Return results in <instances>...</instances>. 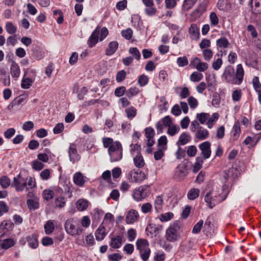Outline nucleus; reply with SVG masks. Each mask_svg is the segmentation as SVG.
Instances as JSON below:
<instances>
[{"label": "nucleus", "mask_w": 261, "mask_h": 261, "mask_svg": "<svg viewBox=\"0 0 261 261\" xmlns=\"http://www.w3.org/2000/svg\"><path fill=\"white\" fill-rule=\"evenodd\" d=\"M148 186L143 185L134 190L133 197L137 201H140L146 198L149 194Z\"/></svg>", "instance_id": "nucleus-5"}, {"label": "nucleus", "mask_w": 261, "mask_h": 261, "mask_svg": "<svg viewBox=\"0 0 261 261\" xmlns=\"http://www.w3.org/2000/svg\"><path fill=\"white\" fill-rule=\"evenodd\" d=\"M200 191L197 188H192L187 194V197L189 199L193 200L197 198L199 195Z\"/></svg>", "instance_id": "nucleus-36"}, {"label": "nucleus", "mask_w": 261, "mask_h": 261, "mask_svg": "<svg viewBox=\"0 0 261 261\" xmlns=\"http://www.w3.org/2000/svg\"><path fill=\"white\" fill-rule=\"evenodd\" d=\"M145 135L147 139H153L155 135L154 129L151 127H147L145 129Z\"/></svg>", "instance_id": "nucleus-59"}, {"label": "nucleus", "mask_w": 261, "mask_h": 261, "mask_svg": "<svg viewBox=\"0 0 261 261\" xmlns=\"http://www.w3.org/2000/svg\"><path fill=\"white\" fill-rule=\"evenodd\" d=\"M210 115L208 113H201L196 115V118L198 119L201 124H204L207 120Z\"/></svg>", "instance_id": "nucleus-54"}, {"label": "nucleus", "mask_w": 261, "mask_h": 261, "mask_svg": "<svg viewBox=\"0 0 261 261\" xmlns=\"http://www.w3.org/2000/svg\"><path fill=\"white\" fill-rule=\"evenodd\" d=\"M228 0H218L217 7L220 11H226L228 9Z\"/></svg>", "instance_id": "nucleus-48"}, {"label": "nucleus", "mask_w": 261, "mask_h": 261, "mask_svg": "<svg viewBox=\"0 0 261 261\" xmlns=\"http://www.w3.org/2000/svg\"><path fill=\"white\" fill-rule=\"evenodd\" d=\"M188 174L187 166L185 164H180L176 167L175 175L179 178H184Z\"/></svg>", "instance_id": "nucleus-20"}, {"label": "nucleus", "mask_w": 261, "mask_h": 261, "mask_svg": "<svg viewBox=\"0 0 261 261\" xmlns=\"http://www.w3.org/2000/svg\"><path fill=\"white\" fill-rule=\"evenodd\" d=\"M241 133L240 124L239 121H236L232 127L231 130L232 138L233 140H236L238 139Z\"/></svg>", "instance_id": "nucleus-27"}, {"label": "nucleus", "mask_w": 261, "mask_h": 261, "mask_svg": "<svg viewBox=\"0 0 261 261\" xmlns=\"http://www.w3.org/2000/svg\"><path fill=\"white\" fill-rule=\"evenodd\" d=\"M189 33L192 39L195 40H199L200 33L196 24H192L189 28Z\"/></svg>", "instance_id": "nucleus-26"}, {"label": "nucleus", "mask_w": 261, "mask_h": 261, "mask_svg": "<svg viewBox=\"0 0 261 261\" xmlns=\"http://www.w3.org/2000/svg\"><path fill=\"white\" fill-rule=\"evenodd\" d=\"M14 226V223L11 220H4L0 225V233L12 230Z\"/></svg>", "instance_id": "nucleus-17"}, {"label": "nucleus", "mask_w": 261, "mask_h": 261, "mask_svg": "<svg viewBox=\"0 0 261 261\" xmlns=\"http://www.w3.org/2000/svg\"><path fill=\"white\" fill-rule=\"evenodd\" d=\"M135 166L138 168H142L145 165L144 160L141 154V153H138L133 159Z\"/></svg>", "instance_id": "nucleus-28"}, {"label": "nucleus", "mask_w": 261, "mask_h": 261, "mask_svg": "<svg viewBox=\"0 0 261 261\" xmlns=\"http://www.w3.org/2000/svg\"><path fill=\"white\" fill-rule=\"evenodd\" d=\"M176 63L179 67H182L188 64L189 61L187 57L183 56L177 58Z\"/></svg>", "instance_id": "nucleus-51"}, {"label": "nucleus", "mask_w": 261, "mask_h": 261, "mask_svg": "<svg viewBox=\"0 0 261 261\" xmlns=\"http://www.w3.org/2000/svg\"><path fill=\"white\" fill-rule=\"evenodd\" d=\"M203 160L201 157L197 156L196 158V162L193 166V172L197 173L202 168Z\"/></svg>", "instance_id": "nucleus-37"}, {"label": "nucleus", "mask_w": 261, "mask_h": 261, "mask_svg": "<svg viewBox=\"0 0 261 261\" xmlns=\"http://www.w3.org/2000/svg\"><path fill=\"white\" fill-rule=\"evenodd\" d=\"M199 129L197 130L195 137L196 138L200 140L206 139L209 135L208 130L206 129L202 128V127H199Z\"/></svg>", "instance_id": "nucleus-32"}, {"label": "nucleus", "mask_w": 261, "mask_h": 261, "mask_svg": "<svg viewBox=\"0 0 261 261\" xmlns=\"http://www.w3.org/2000/svg\"><path fill=\"white\" fill-rule=\"evenodd\" d=\"M76 205L78 210L83 211L87 208L88 206V202L87 200L81 199L77 201Z\"/></svg>", "instance_id": "nucleus-40"}, {"label": "nucleus", "mask_w": 261, "mask_h": 261, "mask_svg": "<svg viewBox=\"0 0 261 261\" xmlns=\"http://www.w3.org/2000/svg\"><path fill=\"white\" fill-rule=\"evenodd\" d=\"M149 81L148 77L143 74L138 77V83L140 87H143L146 85Z\"/></svg>", "instance_id": "nucleus-49"}, {"label": "nucleus", "mask_w": 261, "mask_h": 261, "mask_svg": "<svg viewBox=\"0 0 261 261\" xmlns=\"http://www.w3.org/2000/svg\"><path fill=\"white\" fill-rule=\"evenodd\" d=\"M137 249L139 251L148 248L149 243L148 241L144 239H139L136 242Z\"/></svg>", "instance_id": "nucleus-33"}, {"label": "nucleus", "mask_w": 261, "mask_h": 261, "mask_svg": "<svg viewBox=\"0 0 261 261\" xmlns=\"http://www.w3.org/2000/svg\"><path fill=\"white\" fill-rule=\"evenodd\" d=\"M163 204L164 201L162 196H156L154 203V206L156 212L158 213L162 209Z\"/></svg>", "instance_id": "nucleus-34"}, {"label": "nucleus", "mask_w": 261, "mask_h": 261, "mask_svg": "<svg viewBox=\"0 0 261 261\" xmlns=\"http://www.w3.org/2000/svg\"><path fill=\"white\" fill-rule=\"evenodd\" d=\"M210 19L212 25L216 26L219 23V19L215 12H212L210 13Z\"/></svg>", "instance_id": "nucleus-63"}, {"label": "nucleus", "mask_w": 261, "mask_h": 261, "mask_svg": "<svg viewBox=\"0 0 261 261\" xmlns=\"http://www.w3.org/2000/svg\"><path fill=\"white\" fill-rule=\"evenodd\" d=\"M253 1L254 2V8H252V12L254 14L258 15L261 13V5L256 0Z\"/></svg>", "instance_id": "nucleus-64"}, {"label": "nucleus", "mask_w": 261, "mask_h": 261, "mask_svg": "<svg viewBox=\"0 0 261 261\" xmlns=\"http://www.w3.org/2000/svg\"><path fill=\"white\" fill-rule=\"evenodd\" d=\"M6 232H3L2 234H0V246L2 249L7 250L14 246L16 244V242L13 239H4V236Z\"/></svg>", "instance_id": "nucleus-9"}, {"label": "nucleus", "mask_w": 261, "mask_h": 261, "mask_svg": "<svg viewBox=\"0 0 261 261\" xmlns=\"http://www.w3.org/2000/svg\"><path fill=\"white\" fill-rule=\"evenodd\" d=\"M73 179L74 183L80 187H82L85 182L84 176L80 172L75 173L73 175Z\"/></svg>", "instance_id": "nucleus-31"}, {"label": "nucleus", "mask_w": 261, "mask_h": 261, "mask_svg": "<svg viewBox=\"0 0 261 261\" xmlns=\"http://www.w3.org/2000/svg\"><path fill=\"white\" fill-rule=\"evenodd\" d=\"M28 208L32 210H35L39 208V202L37 198L28 199L27 201Z\"/></svg>", "instance_id": "nucleus-35"}, {"label": "nucleus", "mask_w": 261, "mask_h": 261, "mask_svg": "<svg viewBox=\"0 0 261 261\" xmlns=\"http://www.w3.org/2000/svg\"><path fill=\"white\" fill-rule=\"evenodd\" d=\"M129 175L130 176V180L134 182L140 183L146 178L145 173L139 170H132L129 173Z\"/></svg>", "instance_id": "nucleus-8"}, {"label": "nucleus", "mask_w": 261, "mask_h": 261, "mask_svg": "<svg viewBox=\"0 0 261 261\" xmlns=\"http://www.w3.org/2000/svg\"><path fill=\"white\" fill-rule=\"evenodd\" d=\"M24 74L21 82V87L23 89H29L35 81L36 71L33 69H24Z\"/></svg>", "instance_id": "nucleus-4"}, {"label": "nucleus", "mask_w": 261, "mask_h": 261, "mask_svg": "<svg viewBox=\"0 0 261 261\" xmlns=\"http://www.w3.org/2000/svg\"><path fill=\"white\" fill-rule=\"evenodd\" d=\"M0 82L5 86H9L10 85V75L7 74L4 68L0 69Z\"/></svg>", "instance_id": "nucleus-24"}, {"label": "nucleus", "mask_w": 261, "mask_h": 261, "mask_svg": "<svg viewBox=\"0 0 261 261\" xmlns=\"http://www.w3.org/2000/svg\"><path fill=\"white\" fill-rule=\"evenodd\" d=\"M99 36V31L97 28L91 34L89 37L88 41L87 44L90 48L93 47L98 42V38Z\"/></svg>", "instance_id": "nucleus-15"}, {"label": "nucleus", "mask_w": 261, "mask_h": 261, "mask_svg": "<svg viewBox=\"0 0 261 261\" xmlns=\"http://www.w3.org/2000/svg\"><path fill=\"white\" fill-rule=\"evenodd\" d=\"M203 58L205 61H209L213 56V53L210 49H204L202 50Z\"/></svg>", "instance_id": "nucleus-60"}, {"label": "nucleus", "mask_w": 261, "mask_h": 261, "mask_svg": "<svg viewBox=\"0 0 261 261\" xmlns=\"http://www.w3.org/2000/svg\"><path fill=\"white\" fill-rule=\"evenodd\" d=\"M126 72L124 70L119 71L116 74V80L118 83L124 81L126 77Z\"/></svg>", "instance_id": "nucleus-62"}, {"label": "nucleus", "mask_w": 261, "mask_h": 261, "mask_svg": "<svg viewBox=\"0 0 261 261\" xmlns=\"http://www.w3.org/2000/svg\"><path fill=\"white\" fill-rule=\"evenodd\" d=\"M141 257L143 261H147L150 253L149 248H146L143 250L139 251Z\"/></svg>", "instance_id": "nucleus-58"}, {"label": "nucleus", "mask_w": 261, "mask_h": 261, "mask_svg": "<svg viewBox=\"0 0 261 261\" xmlns=\"http://www.w3.org/2000/svg\"><path fill=\"white\" fill-rule=\"evenodd\" d=\"M106 235L107 232H106V228L103 226L102 224H101L95 232L96 240L98 241H102L104 239Z\"/></svg>", "instance_id": "nucleus-23"}, {"label": "nucleus", "mask_w": 261, "mask_h": 261, "mask_svg": "<svg viewBox=\"0 0 261 261\" xmlns=\"http://www.w3.org/2000/svg\"><path fill=\"white\" fill-rule=\"evenodd\" d=\"M28 178L25 179L21 177L20 173L17 176L13 178L11 186L14 187L17 192L22 191L25 188L28 187L27 180Z\"/></svg>", "instance_id": "nucleus-6"}, {"label": "nucleus", "mask_w": 261, "mask_h": 261, "mask_svg": "<svg viewBox=\"0 0 261 261\" xmlns=\"http://www.w3.org/2000/svg\"><path fill=\"white\" fill-rule=\"evenodd\" d=\"M244 74L241 64L237 65L236 70L231 65H228L224 68L222 78L227 83L240 85L243 82Z\"/></svg>", "instance_id": "nucleus-1"}, {"label": "nucleus", "mask_w": 261, "mask_h": 261, "mask_svg": "<svg viewBox=\"0 0 261 261\" xmlns=\"http://www.w3.org/2000/svg\"><path fill=\"white\" fill-rule=\"evenodd\" d=\"M203 225V221L200 220L193 227L192 229V233L194 234L199 233Z\"/></svg>", "instance_id": "nucleus-55"}, {"label": "nucleus", "mask_w": 261, "mask_h": 261, "mask_svg": "<svg viewBox=\"0 0 261 261\" xmlns=\"http://www.w3.org/2000/svg\"><path fill=\"white\" fill-rule=\"evenodd\" d=\"M195 243L194 241L190 240L185 242L181 246V250L185 252H188L191 250H195Z\"/></svg>", "instance_id": "nucleus-29"}, {"label": "nucleus", "mask_w": 261, "mask_h": 261, "mask_svg": "<svg viewBox=\"0 0 261 261\" xmlns=\"http://www.w3.org/2000/svg\"><path fill=\"white\" fill-rule=\"evenodd\" d=\"M76 146L75 143L71 144L69 147L68 151L69 160L73 163L79 161L81 159V155L78 153Z\"/></svg>", "instance_id": "nucleus-11"}, {"label": "nucleus", "mask_w": 261, "mask_h": 261, "mask_svg": "<svg viewBox=\"0 0 261 261\" xmlns=\"http://www.w3.org/2000/svg\"><path fill=\"white\" fill-rule=\"evenodd\" d=\"M44 228L46 234H51L55 229V224L53 221H47L46 223L44 224Z\"/></svg>", "instance_id": "nucleus-38"}, {"label": "nucleus", "mask_w": 261, "mask_h": 261, "mask_svg": "<svg viewBox=\"0 0 261 261\" xmlns=\"http://www.w3.org/2000/svg\"><path fill=\"white\" fill-rule=\"evenodd\" d=\"M252 84L253 88L256 92L261 91V84L258 76H255L253 77L252 80Z\"/></svg>", "instance_id": "nucleus-53"}, {"label": "nucleus", "mask_w": 261, "mask_h": 261, "mask_svg": "<svg viewBox=\"0 0 261 261\" xmlns=\"http://www.w3.org/2000/svg\"><path fill=\"white\" fill-rule=\"evenodd\" d=\"M240 174L239 171L236 168H230L228 170L224 171V178L225 180V182H227L229 180L233 181Z\"/></svg>", "instance_id": "nucleus-7"}, {"label": "nucleus", "mask_w": 261, "mask_h": 261, "mask_svg": "<svg viewBox=\"0 0 261 261\" xmlns=\"http://www.w3.org/2000/svg\"><path fill=\"white\" fill-rule=\"evenodd\" d=\"M10 73L12 77L15 80H17L20 76V67L18 64L14 61H12V64L10 67Z\"/></svg>", "instance_id": "nucleus-18"}, {"label": "nucleus", "mask_w": 261, "mask_h": 261, "mask_svg": "<svg viewBox=\"0 0 261 261\" xmlns=\"http://www.w3.org/2000/svg\"><path fill=\"white\" fill-rule=\"evenodd\" d=\"M139 215L138 212L135 210H131L126 214L125 221L127 224H132L137 221Z\"/></svg>", "instance_id": "nucleus-16"}, {"label": "nucleus", "mask_w": 261, "mask_h": 261, "mask_svg": "<svg viewBox=\"0 0 261 261\" xmlns=\"http://www.w3.org/2000/svg\"><path fill=\"white\" fill-rule=\"evenodd\" d=\"M64 228L68 234L73 236H80L84 230L80 221L74 218L67 219L64 224Z\"/></svg>", "instance_id": "nucleus-3"}, {"label": "nucleus", "mask_w": 261, "mask_h": 261, "mask_svg": "<svg viewBox=\"0 0 261 261\" xmlns=\"http://www.w3.org/2000/svg\"><path fill=\"white\" fill-rule=\"evenodd\" d=\"M206 81L207 84V88L208 91L211 92H214V91H215L216 85L215 83V80H212V79H211L210 75H208V76H206Z\"/></svg>", "instance_id": "nucleus-44"}, {"label": "nucleus", "mask_w": 261, "mask_h": 261, "mask_svg": "<svg viewBox=\"0 0 261 261\" xmlns=\"http://www.w3.org/2000/svg\"><path fill=\"white\" fill-rule=\"evenodd\" d=\"M212 192L209 191L206 194L204 197L205 202H206L208 206L211 208H213L216 204V203L224 200L226 199L227 194H228V192H227L226 195L224 197V198L221 199L220 198L218 199L217 201H215V198L212 196Z\"/></svg>", "instance_id": "nucleus-12"}, {"label": "nucleus", "mask_w": 261, "mask_h": 261, "mask_svg": "<svg viewBox=\"0 0 261 261\" xmlns=\"http://www.w3.org/2000/svg\"><path fill=\"white\" fill-rule=\"evenodd\" d=\"M119 43L116 41H111L106 50L105 54L107 56H110L113 55L117 50Z\"/></svg>", "instance_id": "nucleus-21"}, {"label": "nucleus", "mask_w": 261, "mask_h": 261, "mask_svg": "<svg viewBox=\"0 0 261 261\" xmlns=\"http://www.w3.org/2000/svg\"><path fill=\"white\" fill-rule=\"evenodd\" d=\"M123 236L121 235L113 236L111 238L110 245L115 249L119 248L123 242Z\"/></svg>", "instance_id": "nucleus-19"}, {"label": "nucleus", "mask_w": 261, "mask_h": 261, "mask_svg": "<svg viewBox=\"0 0 261 261\" xmlns=\"http://www.w3.org/2000/svg\"><path fill=\"white\" fill-rule=\"evenodd\" d=\"M191 140V137L190 135L186 132L182 133L178 139V141L176 144L178 146L180 145H184L187 144Z\"/></svg>", "instance_id": "nucleus-25"}, {"label": "nucleus", "mask_w": 261, "mask_h": 261, "mask_svg": "<svg viewBox=\"0 0 261 261\" xmlns=\"http://www.w3.org/2000/svg\"><path fill=\"white\" fill-rule=\"evenodd\" d=\"M54 196V192L51 190H44L43 192V198L48 201L51 199Z\"/></svg>", "instance_id": "nucleus-61"}, {"label": "nucleus", "mask_w": 261, "mask_h": 261, "mask_svg": "<svg viewBox=\"0 0 261 261\" xmlns=\"http://www.w3.org/2000/svg\"><path fill=\"white\" fill-rule=\"evenodd\" d=\"M203 77L200 72L194 71L191 74L190 79L193 82H198L201 81Z\"/></svg>", "instance_id": "nucleus-45"}, {"label": "nucleus", "mask_w": 261, "mask_h": 261, "mask_svg": "<svg viewBox=\"0 0 261 261\" xmlns=\"http://www.w3.org/2000/svg\"><path fill=\"white\" fill-rule=\"evenodd\" d=\"M32 56L36 60H41L45 56L43 49L39 45L33 44L31 47Z\"/></svg>", "instance_id": "nucleus-14"}, {"label": "nucleus", "mask_w": 261, "mask_h": 261, "mask_svg": "<svg viewBox=\"0 0 261 261\" xmlns=\"http://www.w3.org/2000/svg\"><path fill=\"white\" fill-rule=\"evenodd\" d=\"M123 148L115 152L109 153L111 162L120 161L122 158Z\"/></svg>", "instance_id": "nucleus-30"}, {"label": "nucleus", "mask_w": 261, "mask_h": 261, "mask_svg": "<svg viewBox=\"0 0 261 261\" xmlns=\"http://www.w3.org/2000/svg\"><path fill=\"white\" fill-rule=\"evenodd\" d=\"M28 245L33 249H36L38 247L39 243L38 241V237L36 234H32L28 236L27 238Z\"/></svg>", "instance_id": "nucleus-22"}, {"label": "nucleus", "mask_w": 261, "mask_h": 261, "mask_svg": "<svg viewBox=\"0 0 261 261\" xmlns=\"http://www.w3.org/2000/svg\"><path fill=\"white\" fill-rule=\"evenodd\" d=\"M120 149H122V145L120 142L116 141L108 148V153L115 152Z\"/></svg>", "instance_id": "nucleus-46"}, {"label": "nucleus", "mask_w": 261, "mask_h": 261, "mask_svg": "<svg viewBox=\"0 0 261 261\" xmlns=\"http://www.w3.org/2000/svg\"><path fill=\"white\" fill-rule=\"evenodd\" d=\"M167 138L166 136H161L158 141V146H161L163 150L167 149Z\"/></svg>", "instance_id": "nucleus-47"}, {"label": "nucleus", "mask_w": 261, "mask_h": 261, "mask_svg": "<svg viewBox=\"0 0 261 261\" xmlns=\"http://www.w3.org/2000/svg\"><path fill=\"white\" fill-rule=\"evenodd\" d=\"M197 0H184L182 4V8L185 11L191 9L196 3Z\"/></svg>", "instance_id": "nucleus-43"}, {"label": "nucleus", "mask_w": 261, "mask_h": 261, "mask_svg": "<svg viewBox=\"0 0 261 261\" xmlns=\"http://www.w3.org/2000/svg\"><path fill=\"white\" fill-rule=\"evenodd\" d=\"M133 31L132 29L127 28L121 31V34L123 37L127 40H130L133 36Z\"/></svg>", "instance_id": "nucleus-52"}, {"label": "nucleus", "mask_w": 261, "mask_h": 261, "mask_svg": "<svg viewBox=\"0 0 261 261\" xmlns=\"http://www.w3.org/2000/svg\"><path fill=\"white\" fill-rule=\"evenodd\" d=\"M182 225L179 221H175L171 224L166 231V239L170 242L177 241L181 238Z\"/></svg>", "instance_id": "nucleus-2"}, {"label": "nucleus", "mask_w": 261, "mask_h": 261, "mask_svg": "<svg viewBox=\"0 0 261 261\" xmlns=\"http://www.w3.org/2000/svg\"><path fill=\"white\" fill-rule=\"evenodd\" d=\"M180 130V128L178 126L176 125H173L172 126H170L169 127L167 133L171 136H173L177 133L179 132Z\"/></svg>", "instance_id": "nucleus-57"}, {"label": "nucleus", "mask_w": 261, "mask_h": 261, "mask_svg": "<svg viewBox=\"0 0 261 261\" xmlns=\"http://www.w3.org/2000/svg\"><path fill=\"white\" fill-rule=\"evenodd\" d=\"M139 89L138 88L134 87H130L126 91V96L129 99L137 95L139 93Z\"/></svg>", "instance_id": "nucleus-41"}, {"label": "nucleus", "mask_w": 261, "mask_h": 261, "mask_svg": "<svg viewBox=\"0 0 261 261\" xmlns=\"http://www.w3.org/2000/svg\"><path fill=\"white\" fill-rule=\"evenodd\" d=\"M229 44L228 40L224 37H221L216 41V45L220 48H226L228 47Z\"/></svg>", "instance_id": "nucleus-39"}, {"label": "nucleus", "mask_w": 261, "mask_h": 261, "mask_svg": "<svg viewBox=\"0 0 261 261\" xmlns=\"http://www.w3.org/2000/svg\"><path fill=\"white\" fill-rule=\"evenodd\" d=\"M5 28L7 33L9 34H15L17 31V28L11 22H7Z\"/></svg>", "instance_id": "nucleus-50"}, {"label": "nucleus", "mask_w": 261, "mask_h": 261, "mask_svg": "<svg viewBox=\"0 0 261 261\" xmlns=\"http://www.w3.org/2000/svg\"><path fill=\"white\" fill-rule=\"evenodd\" d=\"M10 184L11 180L7 176L3 175L0 177V185L3 188H7Z\"/></svg>", "instance_id": "nucleus-42"}, {"label": "nucleus", "mask_w": 261, "mask_h": 261, "mask_svg": "<svg viewBox=\"0 0 261 261\" xmlns=\"http://www.w3.org/2000/svg\"><path fill=\"white\" fill-rule=\"evenodd\" d=\"M162 226L161 225H156L154 224H149L146 228L145 231L148 236L153 238L156 237L159 233L160 230H162Z\"/></svg>", "instance_id": "nucleus-13"}, {"label": "nucleus", "mask_w": 261, "mask_h": 261, "mask_svg": "<svg viewBox=\"0 0 261 261\" xmlns=\"http://www.w3.org/2000/svg\"><path fill=\"white\" fill-rule=\"evenodd\" d=\"M199 148L201 151L202 159H208L211 154V143L208 141L204 142L199 145Z\"/></svg>", "instance_id": "nucleus-10"}, {"label": "nucleus", "mask_w": 261, "mask_h": 261, "mask_svg": "<svg viewBox=\"0 0 261 261\" xmlns=\"http://www.w3.org/2000/svg\"><path fill=\"white\" fill-rule=\"evenodd\" d=\"M127 117L128 118L135 117L137 114V110L134 107H130L125 110Z\"/></svg>", "instance_id": "nucleus-56"}]
</instances>
